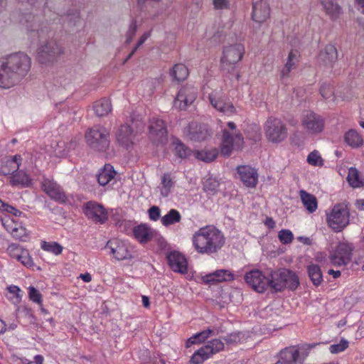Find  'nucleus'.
<instances>
[{
	"instance_id": "nucleus-17",
	"label": "nucleus",
	"mask_w": 364,
	"mask_h": 364,
	"mask_svg": "<svg viewBox=\"0 0 364 364\" xmlns=\"http://www.w3.org/2000/svg\"><path fill=\"white\" fill-rule=\"evenodd\" d=\"M198 90L195 87L191 85L182 87L174 100V107L185 110L196 100Z\"/></svg>"
},
{
	"instance_id": "nucleus-49",
	"label": "nucleus",
	"mask_w": 364,
	"mask_h": 364,
	"mask_svg": "<svg viewBox=\"0 0 364 364\" xmlns=\"http://www.w3.org/2000/svg\"><path fill=\"white\" fill-rule=\"evenodd\" d=\"M219 182L212 178H209L203 183V190L209 194H215L219 187Z\"/></svg>"
},
{
	"instance_id": "nucleus-29",
	"label": "nucleus",
	"mask_w": 364,
	"mask_h": 364,
	"mask_svg": "<svg viewBox=\"0 0 364 364\" xmlns=\"http://www.w3.org/2000/svg\"><path fill=\"white\" fill-rule=\"evenodd\" d=\"M318 59L325 66L332 67L338 59L336 48L331 44L326 45L318 55Z\"/></svg>"
},
{
	"instance_id": "nucleus-63",
	"label": "nucleus",
	"mask_w": 364,
	"mask_h": 364,
	"mask_svg": "<svg viewBox=\"0 0 364 364\" xmlns=\"http://www.w3.org/2000/svg\"><path fill=\"white\" fill-rule=\"evenodd\" d=\"M8 291L13 294L16 298L19 297L20 289L17 286H10L8 287Z\"/></svg>"
},
{
	"instance_id": "nucleus-5",
	"label": "nucleus",
	"mask_w": 364,
	"mask_h": 364,
	"mask_svg": "<svg viewBox=\"0 0 364 364\" xmlns=\"http://www.w3.org/2000/svg\"><path fill=\"white\" fill-rule=\"evenodd\" d=\"M245 53V46L241 43L225 46L220 57L221 69L232 73L236 65L242 60Z\"/></svg>"
},
{
	"instance_id": "nucleus-52",
	"label": "nucleus",
	"mask_w": 364,
	"mask_h": 364,
	"mask_svg": "<svg viewBox=\"0 0 364 364\" xmlns=\"http://www.w3.org/2000/svg\"><path fill=\"white\" fill-rule=\"evenodd\" d=\"M348 341L345 338H341L340 342L330 346L329 350L331 353L336 354L344 351L348 347Z\"/></svg>"
},
{
	"instance_id": "nucleus-25",
	"label": "nucleus",
	"mask_w": 364,
	"mask_h": 364,
	"mask_svg": "<svg viewBox=\"0 0 364 364\" xmlns=\"http://www.w3.org/2000/svg\"><path fill=\"white\" fill-rule=\"evenodd\" d=\"M170 268L175 272L185 274L188 270V262L184 255L178 251L171 252L167 255Z\"/></svg>"
},
{
	"instance_id": "nucleus-36",
	"label": "nucleus",
	"mask_w": 364,
	"mask_h": 364,
	"mask_svg": "<svg viewBox=\"0 0 364 364\" xmlns=\"http://www.w3.org/2000/svg\"><path fill=\"white\" fill-rule=\"evenodd\" d=\"M189 75L187 67L182 63L176 64L170 71L173 80L181 82L185 80Z\"/></svg>"
},
{
	"instance_id": "nucleus-21",
	"label": "nucleus",
	"mask_w": 364,
	"mask_h": 364,
	"mask_svg": "<svg viewBox=\"0 0 364 364\" xmlns=\"http://www.w3.org/2000/svg\"><path fill=\"white\" fill-rule=\"evenodd\" d=\"M106 247L110 250V254L117 260L131 259L133 258L131 252L127 245L122 240L114 238L109 240Z\"/></svg>"
},
{
	"instance_id": "nucleus-8",
	"label": "nucleus",
	"mask_w": 364,
	"mask_h": 364,
	"mask_svg": "<svg viewBox=\"0 0 364 364\" xmlns=\"http://www.w3.org/2000/svg\"><path fill=\"white\" fill-rule=\"evenodd\" d=\"M301 124L309 135H318L325 129V119L313 111H306L301 116Z\"/></svg>"
},
{
	"instance_id": "nucleus-38",
	"label": "nucleus",
	"mask_w": 364,
	"mask_h": 364,
	"mask_svg": "<svg viewBox=\"0 0 364 364\" xmlns=\"http://www.w3.org/2000/svg\"><path fill=\"white\" fill-rule=\"evenodd\" d=\"M193 154L198 160L208 163L216 159L218 154V151L215 148L200 151L196 150L193 152Z\"/></svg>"
},
{
	"instance_id": "nucleus-27",
	"label": "nucleus",
	"mask_w": 364,
	"mask_h": 364,
	"mask_svg": "<svg viewBox=\"0 0 364 364\" xmlns=\"http://www.w3.org/2000/svg\"><path fill=\"white\" fill-rule=\"evenodd\" d=\"M299 58L300 54L297 50L291 49L289 51L287 61L280 71V77L282 80L288 78L290 73L296 68Z\"/></svg>"
},
{
	"instance_id": "nucleus-42",
	"label": "nucleus",
	"mask_w": 364,
	"mask_h": 364,
	"mask_svg": "<svg viewBox=\"0 0 364 364\" xmlns=\"http://www.w3.org/2000/svg\"><path fill=\"white\" fill-rule=\"evenodd\" d=\"M133 236L140 243H146L153 237V232L151 229H130Z\"/></svg>"
},
{
	"instance_id": "nucleus-62",
	"label": "nucleus",
	"mask_w": 364,
	"mask_h": 364,
	"mask_svg": "<svg viewBox=\"0 0 364 364\" xmlns=\"http://www.w3.org/2000/svg\"><path fill=\"white\" fill-rule=\"evenodd\" d=\"M4 211H6L9 213H11L15 216H21L23 213L20 210H18V209H16V208H14V206L12 205H10L9 204H6V207L4 209Z\"/></svg>"
},
{
	"instance_id": "nucleus-57",
	"label": "nucleus",
	"mask_w": 364,
	"mask_h": 364,
	"mask_svg": "<svg viewBox=\"0 0 364 364\" xmlns=\"http://www.w3.org/2000/svg\"><path fill=\"white\" fill-rule=\"evenodd\" d=\"M320 94L323 98L327 100L333 95V92L330 85L323 84L320 87Z\"/></svg>"
},
{
	"instance_id": "nucleus-6",
	"label": "nucleus",
	"mask_w": 364,
	"mask_h": 364,
	"mask_svg": "<svg viewBox=\"0 0 364 364\" xmlns=\"http://www.w3.org/2000/svg\"><path fill=\"white\" fill-rule=\"evenodd\" d=\"M109 133L104 127H93L85 134L87 144L93 150L105 151L109 146Z\"/></svg>"
},
{
	"instance_id": "nucleus-40",
	"label": "nucleus",
	"mask_w": 364,
	"mask_h": 364,
	"mask_svg": "<svg viewBox=\"0 0 364 364\" xmlns=\"http://www.w3.org/2000/svg\"><path fill=\"white\" fill-rule=\"evenodd\" d=\"M345 141L352 148H358L362 146L363 139L355 130L350 129L344 135Z\"/></svg>"
},
{
	"instance_id": "nucleus-14",
	"label": "nucleus",
	"mask_w": 364,
	"mask_h": 364,
	"mask_svg": "<svg viewBox=\"0 0 364 364\" xmlns=\"http://www.w3.org/2000/svg\"><path fill=\"white\" fill-rule=\"evenodd\" d=\"M83 212L88 219L95 223L102 225L108 219V213L105 208L95 201L85 203L83 205Z\"/></svg>"
},
{
	"instance_id": "nucleus-22",
	"label": "nucleus",
	"mask_w": 364,
	"mask_h": 364,
	"mask_svg": "<svg viewBox=\"0 0 364 364\" xmlns=\"http://www.w3.org/2000/svg\"><path fill=\"white\" fill-rule=\"evenodd\" d=\"M237 172L244 186L247 188H255L258 183V173L255 168L250 166H238Z\"/></svg>"
},
{
	"instance_id": "nucleus-43",
	"label": "nucleus",
	"mask_w": 364,
	"mask_h": 364,
	"mask_svg": "<svg viewBox=\"0 0 364 364\" xmlns=\"http://www.w3.org/2000/svg\"><path fill=\"white\" fill-rule=\"evenodd\" d=\"M212 352L211 350H209L208 348H207L205 346H203L196 350L193 355L191 356L190 362L191 364H201L203 361L208 359L210 356V353Z\"/></svg>"
},
{
	"instance_id": "nucleus-23",
	"label": "nucleus",
	"mask_w": 364,
	"mask_h": 364,
	"mask_svg": "<svg viewBox=\"0 0 364 364\" xmlns=\"http://www.w3.org/2000/svg\"><path fill=\"white\" fill-rule=\"evenodd\" d=\"M252 19L255 23L262 24L270 16V7L266 0H259L253 3Z\"/></svg>"
},
{
	"instance_id": "nucleus-50",
	"label": "nucleus",
	"mask_w": 364,
	"mask_h": 364,
	"mask_svg": "<svg viewBox=\"0 0 364 364\" xmlns=\"http://www.w3.org/2000/svg\"><path fill=\"white\" fill-rule=\"evenodd\" d=\"M9 233L15 240L27 242L29 240V235L26 229H9Z\"/></svg>"
},
{
	"instance_id": "nucleus-28",
	"label": "nucleus",
	"mask_w": 364,
	"mask_h": 364,
	"mask_svg": "<svg viewBox=\"0 0 364 364\" xmlns=\"http://www.w3.org/2000/svg\"><path fill=\"white\" fill-rule=\"evenodd\" d=\"M117 171L113 166L106 164L103 168H100L97 174V181L100 186L113 185L115 182Z\"/></svg>"
},
{
	"instance_id": "nucleus-26",
	"label": "nucleus",
	"mask_w": 364,
	"mask_h": 364,
	"mask_svg": "<svg viewBox=\"0 0 364 364\" xmlns=\"http://www.w3.org/2000/svg\"><path fill=\"white\" fill-rule=\"evenodd\" d=\"M282 364H301L304 358H301L300 353L296 346L287 347L279 353Z\"/></svg>"
},
{
	"instance_id": "nucleus-9",
	"label": "nucleus",
	"mask_w": 364,
	"mask_h": 364,
	"mask_svg": "<svg viewBox=\"0 0 364 364\" xmlns=\"http://www.w3.org/2000/svg\"><path fill=\"white\" fill-rule=\"evenodd\" d=\"M264 128L267 139L273 143H279L287 137V128L280 119L269 117Z\"/></svg>"
},
{
	"instance_id": "nucleus-2",
	"label": "nucleus",
	"mask_w": 364,
	"mask_h": 364,
	"mask_svg": "<svg viewBox=\"0 0 364 364\" xmlns=\"http://www.w3.org/2000/svg\"><path fill=\"white\" fill-rule=\"evenodd\" d=\"M224 243V235L219 229H199L193 236V246L200 254L215 253Z\"/></svg>"
},
{
	"instance_id": "nucleus-3",
	"label": "nucleus",
	"mask_w": 364,
	"mask_h": 364,
	"mask_svg": "<svg viewBox=\"0 0 364 364\" xmlns=\"http://www.w3.org/2000/svg\"><path fill=\"white\" fill-rule=\"evenodd\" d=\"M268 287L275 292L282 291L285 288L294 291L300 284L298 276L285 268L268 272Z\"/></svg>"
},
{
	"instance_id": "nucleus-12",
	"label": "nucleus",
	"mask_w": 364,
	"mask_h": 364,
	"mask_svg": "<svg viewBox=\"0 0 364 364\" xmlns=\"http://www.w3.org/2000/svg\"><path fill=\"white\" fill-rule=\"evenodd\" d=\"M327 221L330 227L336 225L338 228H346L350 223V213L347 205L343 203L336 204L327 215Z\"/></svg>"
},
{
	"instance_id": "nucleus-18",
	"label": "nucleus",
	"mask_w": 364,
	"mask_h": 364,
	"mask_svg": "<svg viewBox=\"0 0 364 364\" xmlns=\"http://www.w3.org/2000/svg\"><path fill=\"white\" fill-rule=\"evenodd\" d=\"M61 53V47L55 41H50L38 48L37 58L40 63L46 64L53 61Z\"/></svg>"
},
{
	"instance_id": "nucleus-48",
	"label": "nucleus",
	"mask_w": 364,
	"mask_h": 364,
	"mask_svg": "<svg viewBox=\"0 0 364 364\" xmlns=\"http://www.w3.org/2000/svg\"><path fill=\"white\" fill-rule=\"evenodd\" d=\"M307 162L314 166H322L323 165V160L317 150H314L308 155Z\"/></svg>"
},
{
	"instance_id": "nucleus-39",
	"label": "nucleus",
	"mask_w": 364,
	"mask_h": 364,
	"mask_svg": "<svg viewBox=\"0 0 364 364\" xmlns=\"http://www.w3.org/2000/svg\"><path fill=\"white\" fill-rule=\"evenodd\" d=\"M173 152L176 156L183 159L193 154L192 150L182 143L179 139H175L173 141Z\"/></svg>"
},
{
	"instance_id": "nucleus-61",
	"label": "nucleus",
	"mask_w": 364,
	"mask_h": 364,
	"mask_svg": "<svg viewBox=\"0 0 364 364\" xmlns=\"http://www.w3.org/2000/svg\"><path fill=\"white\" fill-rule=\"evenodd\" d=\"M66 19L68 20L69 23H73L75 25L77 22L80 21L79 12L75 11V13H69L66 16Z\"/></svg>"
},
{
	"instance_id": "nucleus-60",
	"label": "nucleus",
	"mask_w": 364,
	"mask_h": 364,
	"mask_svg": "<svg viewBox=\"0 0 364 364\" xmlns=\"http://www.w3.org/2000/svg\"><path fill=\"white\" fill-rule=\"evenodd\" d=\"M149 215L151 220H157L160 217V209L157 206H153L149 210Z\"/></svg>"
},
{
	"instance_id": "nucleus-41",
	"label": "nucleus",
	"mask_w": 364,
	"mask_h": 364,
	"mask_svg": "<svg viewBox=\"0 0 364 364\" xmlns=\"http://www.w3.org/2000/svg\"><path fill=\"white\" fill-rule=\"evenodd\" d=\"M309 277L314 284L318 287L323 281L322 272L320 267L317 264H310L307 267Z\"/></svg>"
},
{
	"instance_id": "nucleus-13",
	"label": "nucleus",
	"mask_w": 364,
	"mask_h": 364,
	"mask_svg": "<svg viewBox=\"0 0 364 364\" xmlns=\"http://www.w3.org/2000/svg\"><path fill=\"white\" fill-rule=\"evenodd\" d=\"M246 283L259 293L264 292L268 288V273L259 269H252L245 273Z\"/></svg>"
},
{
	"instance_id": "nucleus-7",
	"label": "nucleus",
	"mask_w": 364,
	"mask_h": 364,
	"mask_svg": "<svg viewBox=\"0 0 364 364\" xmlns=\"http://www.w3.org/2000/svg\"><path fill=\"white\" fill-rule=\"evenodd\" d=\"M144 124L141 122H132V124L122 125L116 133L118 143L126 149L132 147L136 135L144 129Z\"/></svg>"
},
{
	"instance_id": "nucleus-1",
	"label": "nucleus",
	"mask_w": 364,
	"mask_h": 364,
	"mask_svg": "<svg viewBox=\"0 0 364 364\" xmlns=\"http://www.w3.org/2000/svg\"><path fill=\"white\" fill-rule=\"evenodd\" d=\"M31 68V58L23 53H16L3 58L0 65V87L10 88Z\"/></svg>"
},
{
	"instance_id": "nucleus-10",
	"label": "nucleus",
	"mask_w": 364,
	"mask_h": 364,
	"mask_svg": "<svg viewBox=\"0 0 364 364\" xmlns=\"http://www.w3.org/2000/svg\"><path fill=\"white\" fill-rule=\"evenodd\" d=\"M208 100L214 109L225 116L230 117L237 114V109L232 102L225 97L222 90H214L208 95Z\"/></svg>"
},
{
	"instance_id": "nucleus-11",
	"label": "nucleus",
	"mask_w": 364,
	"mask_h": 364,
	"mask_svg": "<svg viewBox=\"0 0 364 364\" xmlns=\"http://www.w3.org/2000/svg\"><path fill=\"white\" fill-rule=\"evenodd\" d=\"M354 246L352 243L343 242L338 245L329 255L331 263L336 267L346 266L352 258Z\"/></svg>"
},
{
	"instance_id": "nucleus-32",
	"label": "nucleus",
	"mask_w": 364,
	"mask_h": 364,
	"mask_svg": "<svg viewBox=\"0 0 364 364\" xmlns=\"http://www.w3.org/2000/svg\"><path fill=\"white\" fill-rule=\"evenodd\" d=\"M321 5L327 16L331 20H337L342 14L341 7L334 0H321Z\"/></svg>"
},
{
	"instance_id": "nucleus-30",
	"label": "nucleus",
	"mask_w": 364,
	"mask_h": 364,
	"mask_svg": "<svg viewBox=\"0 0 364 364\" xmlns=\"http://www.w3.org/2000/svg\"><path fill=\"white\" fill-rule=\"evenodd\" d=\"M234 279V275L229 270L218 269L214 272L205 276L203 278L205 284H213L215 282H222L225 281H232Z\"/></svg>"
},
{
	"instance_id": "nucleus-59",
	"label": "nucleus",
	"mask_w": 364,
	"mask_h": 364,
	"mask_svg": "<svg viewBox=\"0 0 364 364\" xmlns=\"http://www.w3.org/2000/svg\"><path fill=\"white\" fill-rule=\"evenodd\" d=\"M214 9H229L230 1L228 0H213Z\"/></svg>"
},
{
	"instance_id": "nucleus-37",
	"label": "nucleus",
	"mask_w": 364,
	"mask_h": 364,
	"mask_svg": "<svg viewBox=\"0 0 364 364\" xmlns=\"http://www.w3.org/2000/svg\"><path fill=\"white\" fill-rule=\"evenodd\" d=\"M16 172V173H12L10 178V183L12 186L28 187L31 185V180L26 172L23 171Z\"/></svg>"
},
{
	"instance_id": "nucleus-4",
	"label": "nucleus",
	"mask_w": 364,
	"mask_h": 364,
	"mask_svg": "<svg viewBox=\"0 0 364 364\" xmlns=\"http://www.w3.org/2000/svg\"><path fill=\"white\" fill-rule=\"evenodd\" d=\"M244 145V137L233 122H228L227 127L222 129L220 153L229 156L233 151L241 150Z\"/></svg>"
},
{
	"instance_id": "nucleus-46",
	"label": "nucleus",
	"mask_w": 364,
	"mask_h": 364,
	"mask_svg": "<svg viewBox=\"0 0 364 364\" xmlns=\"http://www.w3.org/2000/svg\"><path fill=\"white\" fill-rule=\"evenodd\" d=\"M41 247L44 251L53 253L55 255H60L63 250V247L57 242L42 241Z\"/></svg>"
},
{
	"instance_id": "nucleus-34",
	"label": "nucleus",
	"mask_w": 364,
	"mask_h": 364,
	"mask_svg": "<svg viewBox=\"0 0 364 364\" xmlns=\"http://www.w3.org/2000/svg\"><path fill=\"white\" fill-rule=\"evenodd\" d=\"M93 109L98 117H105L112 111V104L109 99L102 98L96 101Z\"/></svg>"
},
{
	"instance_id": "nucleus-47",
	"label": "nucleus",
	"mask_w": 364,
	"mask_h": 364,
	"mask_svg": "<svg viewBox=\"0 0 364 364\" xmlns=\"http://www.w3.org/2000/svg\"><path fill=\"white\" fill-rule=\"evenodd\" d=\"M213 333V330L208 328L205 331H203L201 332L197 333L193 336H191L188 340L187 341V346H190L192 344H196L198 343L203 342L205 340H206L210 335Z\"/></svg>"
},
{
	"instance_id": "nucleus-55",
	"label": "nucleus",
	"mask_w": 364,
	"mask_h": 364,
	"mask_svg": "<svg viewBox=\"0 0 364 364\" xmlns=\"http://www.w3.org/2000/svg\"><path fill=\"white\" fill-rule=\"evenodd\" d=\"M28 296L31 301H33L35 303H37L38 304H41L42 303V295L39 292L38 290H37L33 287H30L28 288Z\"/></svg>"
},
{
	"instance_id": "nucleus-19",
	"label": "nucleus",
	"mask_w": 364,
	"mask_h": 364,
	"mask_svg": "<svg viewBox=\"0 0 364 364\" xmlns=\"http://www.w3.org/2000/svg\"><path fill=\"white\" fill-rule=\"evenodd\" d=\"M6 252L11 258L16 259L27 268H33L35 264L28 250L16 245L11 244Z\"/></svg>"
},
{
	"instance_id": "nucleus-58",
	"label": "nucleus",
	"mask_w": 364,
	"mask_h": 364,
	"mask_svg": "<svg viewBox=\"0 0 364 364\" xmlns=\"http://www.w3.org/2000/svg\"><path fill=\"white\" fill-rule=\"evenodd\" d=\"M136 29H137L136 22V21H133L129 26V30L127 32V38H126L127 44H129L132 41V38L135 36Z\"/></svg>"
},
{
	"instance_id": "nucleus-64",
	"label": "nucleus",
	"mask_w": 364,
	"mask_h": 364,
	"mask_svg": "<svg viewBox=\"0 0 364 364\" xmlns=\"http://www.w3.org/2000/svg\"><path fill=\"white\" fill-rule=\"evenodd\" d=\"M43 357L41 355H37L34 357V360L28 363V364H43Z\"/></svg>"
},
{
	"instance_id": "nucleus-45",
	"label": "nucleus",
	"mask_w": 364,
	"mask_h": 364,
	"mask_svg": "<svg viewBox=\"0 0 364 364\" xmlns=\"http://www.w3.org/2000/svg\"><path fill=\"white\" fill-rule=\"evenodd\" d=\"M181 215L176 209H171L167 214L161 218V223L164 226H168L181 220Z\"/></svg>"
},
{
	"instance_id": "nucleus-24",
	"label": "nucleus",
	"mask_w": 364,
	"mask_h": 364,
	"mask_svg": "<svg viewBox=\"0 0 364 364\" xmlns=\"http://www.w3.org/2000/svg\"><path fill=\"white\" fill-rule=\"evenodd\" d=\"M21 161L22 157L19 154L4 157L0 160V175L8 176L17 171Z\"/></svg>"
},
{
	"instance_id": "nucleus-51",
	"label": "nucleus",
	"mask_w": 364,
	"mask_h": 364,
	"mask_svg": "<svg viewBox=\"0 0 364 364\" xmlns=\"http://www.w3.org/2000/svg\"><path fill=\"white\" fill-rule=\"evenodd\" d=\"M208 350L212 352L210 353V355H212L219 351L222 350L224 348V343L219 339H213L209 341L207 345L205 346Z\"/></svg>"
},
{
	"instance_id": "nucleus-56",
	"label": "nucleus",
	"mask_w": 364,
	"mask_h": 364,
	"mask_svg": "<svg viewBox=\"0 0 364 364\" xmlns=\"http://www.w3.org/2000/svg\"><path fill=\"white\" fill-rule=\"evenodd\" d=\"M241 335L242 333H232L227 336L224 337V340L226 342L227 344H236L237 343H240L241 341Z\"/></svg>"
},
{
	"instance_id": "nucleus-15",
	"label": "nucleus",
	"mask_w": 364,
	"mask_h": 364,
	"mask_svg": "<svg viewBox=\"0 0 364 364\" xmlns=\"http://www.w3.org/2000/svg\"><path fill=\"white\" fill-rule=\"evenodd\" d=\"M149 137L156 145H162L166 143L167 130L162 119L154 117L150 120Z\"/></svg>"
},
{
	"instance_id": "nucleus-53",
	"label": "nucleus",
	"mask_w": 364,
	"mask_h": 364,
	"mask_svg": "<svg viewBox=\"0 0 364 364\" xmlns=\"http://www.w3.org/2000/svg\"><path fill=\"white\" fill-rule=\"evenodd\" d=\"M151 31H149L148 32L144 33L139 38V40L137 42V44L134 46L132 52L128 55L127 58L124 60V63L128 61L135 53V52L137 50V49L144 43V42L151 36Z\"/></svg>"
},
{
	"instance_id": "nucleus-16",
	"label": "nucleus",
	"mask_w": 364,
	"mask_h": 364,
	"mask_svg": "<svg viewBox=\"0 0 364 364\" xmlns=\"http://www.w3.org/2000/svg\"><path fill=\"white\" fill-rule=\"evenodd\" d=\"M21 23L26 26L27 34L34 40L36 38L42 39L46 35H48V30L46 27H41L36 16L31 14H27L22 16Z\"/></svg>"
},
{
	"instance_id": "nucleus-31",
	"label": "nucleus",
	"mask_w": 364,
	"mask_h": 364,
	"mask_svg": "<svg viewBox=\"0 0 364 364\" xmlns=\"http://www.w3.org/2000/svg\"><path fill=\"white\" fill-rule=\"evenodd\" d=\"M188 132L190 139L195 141H203L210 134L205 127L198 126L196 122H191L188 127Z\"/></svg>"
},
{
	"instance_id": "nucleus-44",
	"label": "nucleus",
	"mask_w": 364,
	"mask_h": 364,
	"mask_svg": "<svg viewBox=\"0 0 364 364\" xmlns=\"http://www.w3.org/2000/svg\"><path fill=\"white\" fill-rule=\"evenodd\" d=\"M161 194L164 197H167L170 192L171 189L174 186V181L171 177V173H166L161 177Z\"/></svg>"
},
{
	"instance_id": "nucleus-20",
	"label": "nucleus",
	"mask_w": 364,
	"mask_h": 364,
	"mask_svg": "<svg viewBox=\"0 0 364 364\" xmlns=\"http://www.w3.org/2000/svg\"><path fill=\"white\" fill-rule=\"evenodd\" d=\"M42 190L52 199L60 203H65L67 200V196L65 192L55 181L48 178H43L41 182Z\"/></svg>"
},
{
	"instance_id": "nucleus-33",
	"label": "nucleus",
	"mask_w": 364,
	"mask_h": 364,
	"mask_svg": "<svg viewBox=\"0 0 364 364\" xmlns=\"http://www.w3.org/2000/svg\"><path fill=\"white\" fill-rule=\"evenodd\" d=\"M299 196L304 207L309 213H314L318 209V200L314 195L301 190Z\"/></svg>"
},
{
	"instance_id": "nucleus-54",
	"label": "nucleus",
	"mask_w": 364,
	"mask_h": 364,
	"mask_svg": "<svg viewBox=\"0 0 364 364\" xmlns=\"http://www.w3.org/2000/svg\"><path fill=\"white\" fill-rule=\"evenodd\" d=\"M279 239L283 244H288L292 241L293 234L289 230L282 229L278 235Z\"/></svg>"
},
{
	"instance_id": "nucleus-35",
	"label": "nucleus",
	"mask_w": 364,
	"mask_h": 364,
	"mask_svg": "<svg viewBox=\"0 0 364 364\" xmlns=\"http://www.w3.org/2000/svg\"><path fill=\"white\" fill-rule=\"evenodd\" d=\"M347 181L349 185L355 188L364 186V178L361 176L358 170L354 167L348 169Z\"/></svg>"
}]
</instances>
